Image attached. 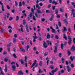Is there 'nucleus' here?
<instances>
[{
  "instance_id": "nucleus-37",
  "label": "nucleus",
  "mask_w": 75,
  "mask_h": 75,
  "mask_svg": "<svg viewBox=\"0 0 75 75\" xmlns=\"http://www.w3.org/2000/svg\"><path fill=\"white\" fill-rule=\"evenodd\" d=\"M67 54L68 55H71V52H70V51H68L67 52Z\"/></svg>"
},
{
  "instance_id": "nucleus-3",
  "label": "nucleus",
  "mask_w": 75,
  "mask_h": 75,
  "mask_svg": "<svg viewBox=\"0 0 75 75\" xmlns=\"http://www.w3.org/2000/svg\"><path fill=\"white\" fill-rule=\"evenodd\" d=\"M43 47L45 48H47V47H48V45H47V44L45 42V41H43Z\"/></svg>"
},
{
  "instance_id": "nucleus-26",
  "label": "nucleus",
  "mask_w": 75,
  "mask_h": 75,
  "mask_svg": "<svg viewBox=\"0 0 75 75\" xmlns=\"http://www.w3.org/2000/svg\"><path fill=\"white\" fill-rule=\"evenodd\" d=\"M58 24L59 25V27H61V25H62V23H61L60 21H59L58 22Z\"/></svg>"
},
{
  "instance_id": "nucleus-44",
  "label": "nucleus",
  "mask_w": 75,
  "mask_h": 75,
  "mask_svg": "<svg viewBox=\"0 0 75 75\" xmlns=\"http://www.w3.org/2000/svg\"><path fill=\"white\" fill-rule=\"evenodd\" d=\"M60 11L61 12V13H63V9H62V8H60Z\"/></svg>"
},
{
  "instance_id": "nucleus-15",
  "label": "nucleus",
  "mask_w": 75,
  "mask_h": 75,
  "mask_svg": "<svg viewBox=\"0 0 75 75\" xmlns=\"http://www.w3.org/2000/svg\"><path fill=\"white\" fill-rule=\"evenodd\" d=\"M5 72H7V65L6 64L5 65V68L4 69Z\"/></svg>"
},
{
  "instance_id": "nucleus-32",
  "label": "nucleus",
  "mask_w": 75,
  "mask_h": 75,
  "mask_svg": "<svg viewBox=\"0 0 75 75\" xmlns=\"http://www.w3.org/2000/svg\"><path fill=\"white\" fill-rule=\"evenodd\" d=\"M54 66H53V65H51L50 66V68H51V69H54Z\"/></svg>"
},
{
  "instance_id": "nucleus-36",
  "label": "nucleus",
  "mask_w": 75,
  "mask_h": 75,
  "mask_svg": "<svg viewBox=\"0 0 75 75\" xmlns=\"http://www.w3.org/2000/svg\"><path fill=\"white\" fill-rule=\"evenodd\" d=\"M33 18L34 21H36V18H35V16H33Z\"/></svg>"
},
{
  "instance_id": "nucleus-42",
  "label": "nucleus",
  "mask_w": 75,
  "mask_h": 75,
  "mask_svg": "<svg viewBox=\"0 0 75 75\" xmlns=\"http://www.w3.org/2000/svg\"><path fill=\"white\" fill-rule=\"evenodd\" d=\"M35 16H36L37 18H38V15H37V12H36L35 13Z\"/></svg>"
},
{
  "instance_id": "nucleus-17",
  "label": "nucleus",
  "mask_w": 75,
  "mask_h": 75,
  "mask_svg": "<svg viewBox=\"0 0 75 75\" xmlns=\"http://www.w3.org/2000/svg\"><path fill=\"white\" fill-rule=\"evenodd\" d=\"M54 15H52L51 16V17L50 18V21H52V20H53V18H54Z\"/></svg>"
},
{
  "instance_id": "nucleus-47",
  "label": "nucleus",
  "mask_w": 75,
  "mask_h": 75,
  "mask_svg": "<svg viewBox=\"0 0 75 75\" xmlns=\"http://www.w3.org/2000/svg\"><path fill=\"white\" fill-rule=\"evenodd\" d=\"M13 42L14 43H16V39L15 38H13Z\"/></svg>"
},
{
  "instance_id": "nucleus-14",
  "label": "nucleus",
  "mask_w": 75,
  "mask_h": 75,
  "mask_svg": "<svg viewBox=\"0 0 75 75\" xmlns=\"http://www.w3.org/2000/svg\"><path fill=\"white\" fill-rule=\"evenodd\" d=\"M16 66L15 65H13L12 66V68L13 69V70L14 71H16Z\"/></svg>"
},
{
  "instance_id": "nucleus-23",
  "label": "nucleus",
  "mask_w": 75,
  "mask_h": 75,
  "mask_svg": "<svg viewBox=\"0 0 75 75\" xmlns=\"http://www.w3.org/2000/svg\"><path fill=\"white\" fill-rule=\"evenodd\" d=\"M62 61V64H64V62H65V59L64 58H62L61 59Z\"/></svg>"
},
{
  "instance_id": "nucleus-18",
  "label": "nucleus",
  "mask_w": 75,
  "mask_h": 75,
  "mask_svg": "<svg viewBox=\"0 0 75 75\" xmlns=\"http://www.w3.org/2000/svg\"><path fill=\"white\" fill-rule=\"evenodd\" d=\"M51 38V36L49 33H47V39H50Z\"/></svg>"
},
{
  "instance_id": "nucleus-2",
  "label": "nucleus",
  "mask_w": 75,
  "mask_h": 75,
  "mask_svg": "<svg viewBox=\"0 0 75 75\" xmlns=\"http://www.w3.org/2000/svg\"><path fill=\"white\" fill-rule=\"evenodd\" d=\"M28 59V57H27V56H25V60L24 61H25V65L26 67H28V66L27 65V59Z\"/></svg>"
},
{
  "instance_id": "nucleus-62",
  "label": "nucleus",
  "mask_w": 75,
  "mask_h": 75,
  "mask_svg": "<svg viewBox=\"0 0 75 75\" xmlns=\"http://www.w3.org/2000/svg\"><path fill=\"white\" fill-rule=\"evenodd\" d=\"M49 13H50V14H52V11H49Z\"/></svg>"
},
{
  "instance_id": "nucleus-61",
  "label": "nucleus",
  "mask_w": 75,
  "mask_h": 75,
  "mask_svg": "<svg viewBox=\"0 0 75 75\" xmlns=\"http://www.w3.org/2000/svg\"><path fill=\"white\" fill-rule=\"evenodd\" d=\"M74 11H75V9H73L71 10V13H74Z\"/></svg>"
},
{
  "instance_id": "nucleus-50",
  "label": "nucleus",
  "mask_w": 75,
  "mask_h": 75,
  "mask_svg": "<svg viewBox=\"0 0 75 75\" xmlns=\"http://www.w3.org/2000/svg\"><path fill=\"white\" fill-rule=\"evenodd\" d=\"M6 7H7V8L8 9V10L10 9V7L8 5H7Z\"/></svg>"
},
{
  "instance_id": "nucleus-13",
  "label": "nucleus",
  "mask_w": 75,
  "mask_h": 75,
  "mask_svg": "<svg viewBox=\"0 0 75 75\" xmlns=\"http://www.w3.org/2000/svg\"><path fill=\"white\" fill-rule=\"evenodd\" d=\"M19 48L20 51H21L22 52H25V50L24 49L23 47H20Z\"/></svg>"
},
{
  "instance_id": "nucleus-9",
  "label": "nucleus",
  "mask_w": 75,
  "mask_h": 75,
  "mask_svg": "<svg viewBox=\"0 0 75 75\" xmlns=\"http://www.w3.org/2000/svg\"><path fill=\"white\" fill-rule=\"evenodd\" d=\"M18 75H24V73L23 72L22 70H21L18 72Z\"/></svg>"
},
{
  "instance_id": "nucleus-53",
  "label": "nucleus",
  "mask_w": 75,
  "mask_h": 75,
  "mask_svg": "<svg viewBox=\"0 0 75 75\" xmlns=\"http://www.w3.org/2000/svg\"><path fill=\"white\" fill-rule=\"evenodd\" d=\"M19 6L21 7L22 6V4H21V2H19Z\"/></svg>"
},
{
  "instance_id": "nucleus-60",
  "label": "nucleus",
  "mask_w": 75,
  "mask_h": 75,
  "mask_svg": "<svg viewBox=\"0 0 75 75\" xmlns=\"http://www.w3.org/2000/svg\"><path fill=\"white\" fill-rule=\"evenodd\" d=\"M1 33H2L4 31V30L3 29H1Z\"/></svg>"
},
{
  "instance_id": "nucleus-29",
  "label": "nucleus",
  "mask_w": 75,
  "mask_h": 75,
  "mask_svg": "<svg viewBox=\"0 0 75 75\" xmlns=\"http://www.w3.org/2000/svg\"><path fill=\"white\" fill-rule=\"evenodd\" d=\"M15 4L16 7H17L18 6V2L16 1H15Z\"/></svg>"
},
{
  "instance_id": "nucleus-52",
  "label": "nucleus",
  "mask_w": 75,
  "mask_h": 75,
  "mask_svg": "<svg viewBox=\"0 0 75 75\" xmlns=\"http://www.w3.org/2000/svg\"><path fill=\"white\" fill-rule=\"evenodd\" d=\"M13 17H11L9 19V20L10 21H11V20H13Z\"/></svg>"
},
{
  "instance_id": "nucleus-20",
  "label": "nucleus",
  "mask_w": 75,
  "mask_h": 75,
  "mask_svg": "<svg viewBox=\"0 0 75 75\" xmlns=\"http://www.w3.org/2000/svg\"><path fill=\"white\" fill-rule=\"evenodd\" d=\"M63 38H64V39H65L66 40H67V36H66V35H65V34L63 33Z\"/></svg>"
},
{
  "instance_id": "nucleus-16",
  "label": "nucleus",
  "mask_w": 75,
  "mask_h": 75,
  "mask_svg": "<svg viewBox=\"0 0 75 75\" xmlns=\"http://www.w3.org/2000/svg\"><path fill=\"white\" fill-rule=\"evenodd\" d=\"M37 63V60H35L34 62V63H33V64H32L31 68H33L34 66L35 65V64H36Z\"/></svg>"
},
{
  "instance_id": "nucleus-10",
  "label": "nucleus",
  "mask_w": 75,
  "mask_h": 75,
  "mask_svg": "<svg viewBox=\"0 0 75 75\" xmlns=\"http://www.w3.org/2000/svg\"><path fill=\"white\" fill-rule=\"evenodd\" d=\"M50 29L52 30V32L53 33H55V30L54 29H53V28H52V26H50Z\"/></svg>"
},
{
  "instance_id": "nucleus-41",
  "label": "nucleus",
  "mask_w": 75,
  "mask_h": 75,
  "mask_svg": "<svg viewBox=\"0 0 75 75\" xmlns=\"http://www.w3.org/2000/svg\"><path fill=\"white\" fill-rule=\"evenodd\" d=\"M48 53L47 52H45L44 53L45 57H46L48 55Z\"/></svg>"
},
{
  "instance_id": "nucleus-40",
  "label": "nucleus",
  "mask_w": 75,
  "mask_h": 75,
  "mask_svg": "<svg viewBox=\"0 0 75 75\" xmlns=\"http://www.w3.org/2000/svg\"><path fill=\"white\" fill-rule=\"evenodd\" d=\"M23 25H25V24H26V22H25V20H23Z\"/></svg>"
},
{
  "instance_id": "nucleus-7",
  "label": "nucleus",
  "mask_w": 75,
  "mask_h": 75,
  "mask_svg": "<svg viewBox=\"0 0 75 75\" xmlns=\"http://www.w3.org/2000/svg\"><path fill=\"white\" fill-rule=\"evenodd\" d=\"M0 4L2 5V11H4L5 10L4 9V5H3V4L2 3L1 1H0Z\"/></svg>"
},
{
  "instance_id": "nucleus-39",
  "label": "nucleus",
  "mask_w": 75,
  "mask_h": 75,
  "mask_svg": "<svg viewBox=\"0 0 75 75\" xmlns=\"http://www.w3.org/2000/svg\"><path fill=\"white\" fill-rule=\"evenodd\" d=\"M13 57H14L15 58H17V57L16 56V54H13Z\"/></svg>"
},
{
  "instance_id": "nucleus-31",
  "label": "nucleus",
  "mask_w": 75,
  "mask_h": 75,
  "mask_svg": "<svg viewBox=\"0 0 75 75\" xmlns=\"http://www.w3.org/2000/svg\"><path fill=\"white\" fill-rule=\"evenodd\" d=\"M55 14L56 15L58 14V10L57 9H56L55 10Z\"/></svg>"
},
{
  "instance_id": "nucleus-63",
  "label": "nucleus",
  "mask_w": 75,
  "mask_h": 75,
  "mask_svg": "<svg viewBox=\"0 0 75 75\" xmlns=\"http://www.w3.org/2000/svg\"><path fill=\"white\" fill-rule=\"evenodd\" d=\"M57 18H60V16H59V15H58V14H57Z\"/></svg>"
},
{
  "instance_id": "nucleus-21",
  "label": "nucleus",
  "mask_w": 75,
  "mask_h": 75,
  "mask_svg": "<svg viewBox=\"0 0 75 75\" xmlns=\"http://www.w3.org/2000/svg\"><path fill=\"white\" fill-rule=\"evenodd\" d=\"M75 57H72V56H71L70 57V60H71V61L72 62L73 61V59H75Z\"/></svg>"
},
{
  "instance_id": "nucleus-28",
  "label": "nucleus",
  "mask_w": 75,
  "mask_h": 75,
  "mask_svg": "<svg viewBox=\"0 0 75 75\" xmlns=\"http://www.w3.org/2000/svg\"><path fill=\"white\" fill-rule=\"evenodd\" d=\"M37 11L38 13H41V11L39 9H37Z\"/></svg>"
},
{
  "instance_id": "nucleus-6",
  "label": "nucleus",
  "mask_w": 75,
  "mask_h": 75,
  "mask_svg": "<svg viewBox=\"0 0 75 75\" xmlns=\"http://www.w3.org/2000/svg\"><path fill=\"white\" fill-rule=\"evenodd\" d=\"M67 72H71V69H72L71 68H70V67H69V65L67 66Z\"/></svg>"
},
{
  "instance_id": "nucleus-55",
  "label": "nucleus",
  "mask_w": 75,
  "mask_h": 75,
  "mask_svg": "<svg viewBox=\"0 0 75 75\" xmlns=\"http://www.w3.org/2000/svg\"><path fill=\"white\" fill-rule=\"evenodd\" d=\"M59 1L60 4H62V0H59Z\"/></svg>"
},
{
  "instance_id": "nucleus-5",
  "label": "nucleus",
  "mask_w": 75,
  "mask_h": 75,
  "mask_svg": "<svg viewBox=\"0 0 75 75\" xmlns=\"http://www.w3.org/2000/svg\"><path fill=\"white\" fill-rule=\"evenodd\" d=\"M20 27H21V29H18V31H22V32H23V25H21L20 26Z\"/></svg>"
},
{
  "instance_id": "nucleus-22",
  "label": "nucleus",
  "mask_w": 75,
  "mask_h": 75,
  "mask_svg": "<svg viewBox=\"0 0 75 75\" xmlns=\"http://www.w3.org/2000/svg\"><path fill=\"white\" fill-rule=\"evenodd\" d=\"M42 61H40L39 62V65L40 67H42Z\"/></svg>"
},
{
  "instance_id": "nucleus-49",
  "label": "nucleus",
  "mask_w": 75,
  "mask_h": 75,
  "mask_svg": "<svg viewBox=\"0 0 75 75\" xmlns=\"http://www.w3.org/2000/svg\"><path fill=\"white\" fill-rule=\"evenodd\" d=\"M29 16L30 17H32V16H33V13H31L30 14H29Z\"/></svg>"
},
{
  "instance_id": "nucleus-8",
  "label": "nucleus",
  "mask_w": 75,
  "mask_h": 75,
  "mask_svg": "<svg viewBox=\"0 0 75 75\" xmlns=\"http://www.w3.org/2000/svg\"><path fill=\"white\" fill-rule=\"evenodd\" d=\"M28 27H29V26L27 24L25 25V28L26 30V31L27 33H29L30 32V31H29V29H28Z\"/></svg>"
},
{
  "instance_id": "nucleus-30",
  "label": "nucleus",
  "mask_w": 75,
  "mask_h": 75,
  "mask_svg": "<svg viewBox=\"0 0 75 75\" xmlns=\"http://www.w3.org/2000/svg\"><path fill=\"white\" fill-rule=\"evenodd\" d=\"M8 61V59L7 58H5L4 59V61L5 62H7Z\"/></svg>"
},
{
  "instance_id": "nucleus-25",
  "label": "nucleus",
  "mask_w": 75,
  "mask_h": 75,
  "mask_svg": "<svg viewBox=\"0 0 75 75\" xmlns=\"http://www.w3.org/2000/svg\"><path fill=\"white\" fill-rule=\"evenodd\" d=\"M6 14H7V15H8V16H6V15H5V17H6L7 18L9 17V16H10V14L9 13H6Z\"/></svg>"
},
{
  "instance_id": "nucleus-38",
  "label": "nucleus",
  "mask_w": 75,
  "mask_h": 75,
  "mask_svg": "<svg viewBox=\"0 0 75 75\" xmlns=\"http://www.w3.org/2000/svg\"><path fill=\"white\" fill-rule=\"evenodd\" d=\"M55 38L56 39H57V40L59 39V37H58V35H55Z\"/></svg>"
},
{
  "instance_id": "nucleus-27",
  "label": "nucleus",
  "mask_w": 75,
  "mask_h": 75,
  "mask_svg": "<svg viewBox=\"0 0 75 75\" xmlns=\"http://www.w3.org/2000/svg\"><path fill=\"white\" fill-rule=\"evenodd\" d=\"M2 69L1 67H0V71H1V75H4V74L3 73V71L2 70H1Z\"/></svg>"
},
{
  "instance_id": "nucleus-4",
  "label": "nucleus",
  "mask_w": 75,
  "mask_h": 75,
  "mask_svg": "<svg viewBox=\"0 0 75 75\" xmlns=\"http://www.w3.org/2000/svg\"><path fill=\"white\" fill-rule=\"evenodd\" d=\"M56 46L54 48V53H56L57 52V47H58V44L57 43H56Z\"/></svg>"
},
{
  "instance_id": "nucleus-1",
  "label": "nucleus",
  "mask_w": 75,
  "mask_h": 75,
  "mask_svg": "<svg viewBox=\"0 0 75 75\" xmlns=\"http://www.w3.org/2000/svg\"><path fill=\"white\" fill-rule=\"evenodd\" d=\"M58 70V68L57 67H56L55 69L51 71V72H52V74H51V73H50L49 74L50 75H54V72H56Z\"/></svg>"
},
{
  "instance_id": "nucleus-48",
  "label": "nucleus",
  "mask_w": 75,
  "mask_h": 75,
  "mask_svg": "<svg viewBox=\"0 0 75 75\" xmlns=\"http://www.w3.org/2000/svg\"><path fill=\"white\" fill-rule=\"evenodd\" d=\"M41 72H42V71L41 70V69H40L38 71V73L40 74V73H41Z\"/></svg>"
},
{
  "instance_id": "nucleus-12",
  "label": "nucleus",
  "mask_w": 75,
  "mask_h": 75,
  "mask_svg": "<svg viewBox=\"0 0 75 75\" xmlns=\"http://www.w3.org/2000/svg\"><path fill=\"white\" fill-rule=\"evenodd\" d=\"M33 42H35L36 41V39L38 38V37L37 36H33Z\"/></svg>"
},
{
  "instance_id": "nucleus-35",
  "label": "nucleus",
  "mask_w": 75,
  "mask_h": 75,
  "mask_svg": "<svg viewBox=\"0 0 75 75\" xmlns=\"http://www.w3.org/2000/svg\"><path fill=\"white\" fill-rule=\"evenodd\" d=\"M52 4H55V5H57V4H58V3H57L56 1H53L52 2Z\"/></svg>"
},
{
  "instance_id": "nucleus-56",
  "label": "nucleus",
  "mask_w": 75,
  "mask_h": 75,
  "mask_svg": "<svg viewBox=\"0 0 75 75\" xmlns=\"http://www.w3.org/2000/svg\"><path fill=\"white\" fill-rule=\"evenodd\" d=\"M16 64V63H15V62H13L12 63H11V65H12V64H14V65H15Z\"/></svg>"
},
{
  "instance_id": "nucleus-59",
  "label": "nucleus",
  "mask_w": 75,
  "mask_h": 75,
  "mask_svg": "<svg viewBox=\"0 0 75 75\" xmlns=\"http://www.w3.org/2000/svg\"><path fill=\"white\" fill-rule=\"evenodd\" d=\"M11 43H10L9 44H8L7 45L8 47H10V46H11Z\"/></svg>"
},
{
  "instance_id": "nucleus-51",
  "label": "nucleus",
  "mask_w": 75,
  "mask_h": 75,
  "mask_svg": "<svg viewBox=\"0 0 75 75\" xmlns=\"http://www.w3.org/2000/svg\"><path fill=\"white\" fill-rule=\"evenodd\" d=\"M39 5L40 6H42L43 4H42V3L40 2L39 4Z\"/></svg>"
},
{
  "instance_id": "nucleus-24",
  "label": "nucleus",
  "mask_w": 75,
  "mask_h": 75,
  "mask_svg": "<svg viewBox=\"0 0 75 75\" xmlns=\"http://www.w3.org/2000/svg\"><path fill=\"white\" fill-rule=\"evenodd\" d=\"M63 28L64 29L62 30L63 32H65V31H67V28H66V27H63Z\"/></svg>"
},
{
  "instance_id": "nucleus-58",
  "label": "nucleus",
  "mask_w": 75,
  "mask_h": 75,
  "mask_svg": "<svg viewBox=\"0 0 75 75\" xmlns=\"http://www.w3.org/2000/svg\"><path fill=\"white\" fill-rule=\"evenodd\" d=\"M68 30H69V33H71V28H68Z\"/></svg>"
},
{
  "instance_id": "nucleus-57",
  "label": "nucleus",
  "mask_w": 75,
  "mask_h": 75,
  "mask_svg": "<svg viewBox=\"0 0 75 75\" xmlns=\"http://www.w3.org/2000/svg\"><path fill=\"white\" fill-rule=\"evenodd\" d=\"M38 39L39 40V41H41V40H42V38H41V37H39L38 38Z\"/></svg>"
},
{
  "instance_id": "nucleus-45",
  "label": "nucleus",
  "mask_w": 75,
  "mask_h": 75,
  "mask_svg": "<svg viewBox=\"0 0 75 75\" xmlns=\"http://www.w3.org/2000/svg\"><path fill=\"white\" fill-rule=\"evenodd\" d=\"M63 47H64V44L63 43H62L61 44V48L62 49H63Z\"/></svg>"
},
{
  "instance_id": "nucleus-33",
  "label": "nucleus",
  "mask_w": 75,
  "mask_h": 75,
  "mask_svg": "<svg viewBox=\"0 0 75 75\" xmlns=\"http://www.w3.org/2000/svg\"><path fill=\"white\" fill-rule=\"evenodd\" d=\"M72 39L70 40H69V42H68V43L69 44H71V42H72Z\"/></svg>"
},
{
  "instance_id": "nucleus-64",
  "label": "nucleus",
  "mask_w": 75,
  "mask_h": 75,
  "mask_svg": "<svg viewBox=\"0 0 75 75\" xmlns=\"http://www.w3.org/2000/svg\"><path fill=\"white\" fill-rule=\"evenodd\" d=\"M73 17L74 18L75 17V12L73 13Z\"/></svg>"
},
{
  "instance_id": "nucleus-46",
  "label": "nucleus",
  "mask_w": 75,
  "mask_h": 75,
  "mask_svg": "<svg viewBox=\"0 0 75 75\" xmlns=\"http://www.w3.org/2000/svg\"><path fill=\"white\" fill-rule=\"evenodd\" d=\"M16 21H18V20H19V17H18V16H16Z\"/></svg>"
},
{
  "instance_id": "nucleus-19",
  "label": "nucleus",
  "mask_w": 75,
  "mask_h": 75,
  "mask_svg": "<svg viewBox=\"0 0 75 75\" xmlns=\"http://www.w3.org/2000/svg\"><path fill=\"white\" fill-rule=\"evenodd\" d=\"M20 61L21 64H22V65H24L25 64V63L24 62V61L23 60V59H21V60Z\"/></svg>"
},
{
  "instance_id": "nucleus-43",
  "label": "nucleus",
  "mask_w": 75,
  "mask_h": 75,
  "mask_svg": "<svg viewBox=\"0 0 75 75\" xmlns=\"http://www.w3.org/2000/svg\"><path fill=\"white\" fill-rule=\"evenodd\" d=\"M64 45L65 47H66V46H67V42H65L64 43Z\"/></svg>"
},
{
  "instance_id": "nucleus-11",
  "label": "nucleus",
  "mask_w": 75,
  "mask_h": 75,
  "mask_svg": "<svg viewBox=\"0 0 75 75\" xmlns=\"http://www.w3.org/2000/svg\"><path fill=\"white\" fill-rule=\"evenodd\" d=\"M63 21H64V23H66V25L67 26L68 24V21H67V19H64V20H63Z\"/></svg>"
},
{
  "instance_id": "nucleus-54",
  "label": "nucleus",
  "mask_w": 75,
  "mask_h": 75,
  "mask_svg": "<svg viewBox=\"0 0 75 75\" xmlns=\"http://www.w3.org/2000/svg\"><path fill=\"white\" fill-rule=\"evenodd\" d=\"M52 8L53 10H55V6H52Z\"/></svg>"
},
{
  "instance_id": "nucleus-34",
  "label": "nucleus",
  "mask_w": 75,
  "mask_h": 75,
  "mask_svg": "<svg viewBox=\"0 0 75 75\" xmlns=\"http://www.w3.org/2000/svg\"><path fill=\"white\" fill-rule=\"evenodd\" d=\"M52 5L51 4H50L48 5L47 8H50L51 7Z\"/></svg>"
}]
</instances>
